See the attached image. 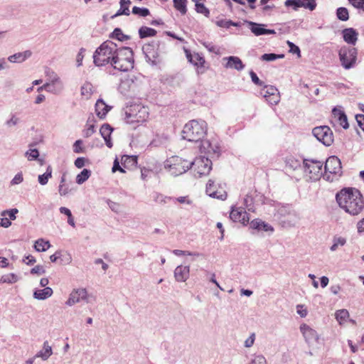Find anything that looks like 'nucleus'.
I'll use <instances>...</instances> for the list:
<instances>
[{
    "instance_id": "nucleus-1",
    "label": "nucleus",
    "mask_w": 364,
    "mask_h": 364,
    "mask_svg": "<svg viewBox=\"0 0 364 364\" xmlns=\"http://www.w3.org/2000/svg\"><path fill=\"white\" fill-rule=\"evenodd\" d=\"M341 208L350 215H358L364 209V200L360 191L355 188H345L336 196Z\"/></svg>"
},
{
    "instance_id": "nucleus-2",
    "label": "nucleus",
    "mask_w": 364,
    "mask_h": 364,
    "mask_svg": "<svg viewBox=\"0 0 364 364\" xmlns=\"http://www.w3.org/2000/svg\"><path fill=\"white\" fill-rule=\"evenodd\" d=\"M207 132V124L203 120H191L183 127L182 136L189 141H201Z\"/></svg>"
},
{
    "instance_id": "nucleus-3",
    "label": "nucleus",
    "mask_w": 364,
    "mask_h": 364,
    "mask_svg": "<svg viewBox=\"0 0 364 364\" xmlns=\"http://www.w3.org/2000/svg\"><path fill=\"white\" fill-rule=\"evenodd\" d=\"M117 44L111 41H105L96 49L93 55L94 63L97 66H102L110 63L117 51Z\"/></svg>"
},
{
    "instance_id": "nucleus-4",
    "label": "nucleus",
    "mask_w": 364,
    "mask_h": 364,
    "mask_svg": "<svg viewBox=\"0 0 364 364\" xmlns=\"http://www.w3.org/2000/svg\"><path fill=\"white\" fill-rule=\"evenodd\" d=\"M112 67L119 71L127 72L134 66L133 52L130 48H118L112 62Z\"/></svg>"
},
{
    "instance_id": "nucleus-5",
    "label": "nucleus",
    "mask_w": 364,
    "mask_h": 364,
    "mask_svg": "<svg viewBox=\"0 0 364 364\" xmlns=\"http://www.w3.org/2000/svg\"><path fill=\"white\" fill-rule=\"evenodd\" d=\"M149 109L140 105H134L124 111V121L134 126L144 122L149 117Z\"/></svg>"
},
{
    "instance_id": "nucleus-6",
    "label": "nucleus",
    "mask_w": 364,
    "mask_h": 364,
    "mask_svg": "<svg viewBox=\"0 0 364 364\" xmlns=\"http://www.w3.org/2000/svg\"><path fill=\"white\" fill-rule=\"evenodd\" d=\"M342 174V166L340 159L336 156L328 157L325 163L323 178L333 182L338 179Z\"/></svg>"
},
{
    "instance_id": "nucleus-7",
    "label": "nucleus",
    "mask_w": 364,
    "mask_h": 364,
    "mask_svg": "<svg viewBox=\"0 0 364 364\" xmlns=\"http://www.w3.org/2000/svg\"><path fill=\"white\" fill-rule=\"evenodd\" d=\"M164 166L173 176H180L191 168V161L178 156H173L165 161Z\"/></svg>"
},
{
    "instance_id": "nucleus-8",
    "label": "nucleus",
    "mask_w": 364,
    "mask_h": 364,
    "mask_svg": "<svg viewBox=\"0 0 364 364\" xmlns=\"http://www.w3.org/2000/svg\"><path fill=\"white\" fill-rule=\"evenodd\" d=\"M303 166L304 173L309 175V178L313 181H317L323 176L322 171L323 162L311 159H305L303 160Z\"/></svg>"
},
{
    "instance_id": "nucleus-9",
    "label": "nucleus",
    "mask_w": 364,
    "mask_h": 364,
    "mask_svg": "<svg viewBox=\"0 0 364 364\" xmlns=\"http://www.w3.org/2000/svg\"><path fill=\"white\" fill-rule=\"evenodd\" d=\"M191 168H193L195 176L198 177L207 175L212 169V161L205 156H199L191 161Z\"/></svg>"
},
{
    "instance_id": "nucleus-10",
    "label": "nucleus",
    "mask_w": 364,
    "mask_h": 364,
    "mask_svg": "<svg viewBox=\"0 0 364 364\" xmlns=\"http://www.w3.org/2000/svg\"><path fill=\"white\" fill-rule=\"evenodd\" d=\"M339 59L345 69H350L355 64L357 50L355 48L343 47L339 50Z\"/></svg>"
},
{
    "instance_id": "nucleus-11",
    "label": "nucleus",
    "mask_w": 364,
    "mask_h": 364,
    "mask_svg": "<svg viewBox=\"0 0 364 364\" xmlns=\"http://www.w3.org/2000/svg\"><path fill=\"white\" fill-rule=\"evenodd\" d=\"M313 135L316 139L326 146H331L333 142V134L328 126H319L312 129Z\"/></svg>"
},
{
    "instance_id": "nucleus-12",
    "label": "nucleus",
    "mask_w": 364,
    "mask_h": 364,
    "mask_svg": "<svg viewBox=\"0 0 364 364\" xmlns=\"http://www.w3.org/2000/svg\"><path fill=\"white\" fill-rule=\"evenodd\" d=\"M63 88L64 85L59 75L53 71L47 70V92L58 95Z\"/></svg>"
},
{
    "instance_id": "nucleus-13",
    "label": "nucleus",
    "mask_w": 364,
    "mask_h": 364,
    "mask_svg": "<svg viewBox=\"0 0 364 364\" xmlns=\"http://www.w3.org/2000/svg\"><path fill=\"white\" fill-rule=\"evenodd\" d=\"M260 94L272 105H276L280 100L279 92L274 86H264Z\"/></svg>"
},
{
    "instance_id": "nucleus-14",
    "label": "nucleus",
    "mask_w": 364,
    "mask_h": 364,
    "mask_svg": "<svg viewBox=\"0 0 364 364\" xmlns=\"http://www.w3.org/2000/svg\"><path fill=\"white\" fill-rule=\"evenodd\" d=\"M284 6L291 7L294 11L301 7L314 11L316 7V3L314 0H286Z\"/></svg>"
},
{
    "instance_id": "nucleus-15",
    "label": "nucleus",
    "mask_w": 364,
    "mask_h": 364,
    "mask_svg": "<svg viewBox=\"0 0 364 364\" xmlns=\"http://www.w3.org/2000/svg\"><path fill=\"white\" fill-rule=\"evenodd\" d=\"M200 149L202 152L209 155H215L217 157L220 154V146L217 141L201 140Z\"/></svg>"
},
{
    "instance_id": "nucleus-16",
    "label": "nucleus",
    "mask_w": 364,
    "mask_h": 364,
    "mask_svg": "<svg viewBox=\"0 0 364 364\" xmlns=\"http://www.w3.org/2000/svg\"><path fill=\"white\" fill-rule=\"evenodd\" d=\"M230 218L234 222L239 221L243 225H246L250 220L248 213L245 211V208L241 207H232L230 214Z\"/></svg>"
},
{
    "instance_id": "nucleus-17",
    "label": "nucleus",
    "mask_w": 364,
    "mask_h": 364,
    "mask_svg": "<svg viewBox=\"0 0 364 364\" xmlns=\"http://www.w3.org/2000/svg\"><path fill=\"white\" fill-rule=\"evenodd\" d=\"M300 331L304 337L305 341L308 343H311L313 342H318V334L317 332L311 328L307 324L303 323L300 326Z\"/></svg>"
},
{
    "instance_id": "nucleus-18",
    "label": "nucleus",
    "mask_w": 364,
    "mask_h": 364,
    "mask_svg": "<svg viewBox=\"0 0 364 364\" xmlns=\"http://www.w3.org/2000/svg\"><path fill=\"white\" fill-rule=\"evenodd\" d=\"M87 292L85 289H74L70 294L68 300L66 301V304L68 306H73V304L80 302L81 300H85L87 299Z\"/></svg>"
},
{
    "instance_id": "nucleus-19",
    "label": "nucleus",
    "mask_w": 364,
    "mask_h": 364,
    "mask_svg": "<svg viewBox=\"0 0 364 364\" xmlns=\"http://www.w3.org/2000/svg\"><path fill=\"white\" fill-rule=\"evenodd\" d=\"M247 23L249 25V28L250 29V31L257 36L276 33V31L273 29L264 28V24L252 21H248Z\"/></svg>"
},
{
    "instance_id": "nucleus-20",
    "label": "nucleus",
    "mask_w": 364,
    "mask_h": 364,
    "mask_svg": "<svg viewBox=\"0 0 364 364\" xmlns=\"http://www.w3.org/2000/svg\"><path fill=\"white\" fill-rule=\"evenodd\" d=\"M205 192L209 196L214 198L220 199L222 200H225L228 196L227 193L224 191H218L217 190H215L214 181L212 180H209L208 182L207 183Z\"/></svg>"
},
{
    "instance_id": "nucleus-21",
    "label": "nucleus",
    "mask_w": 364,
    "mask_h": 364,
    "mask_svg": "<svg viewBox=\"0 0 364 364\" xmlns=\"http://www.w3.org/2000/svg\"><path fill=\"white\" fill-rule=\"evenodd\" d=\"M190 274L189 266H178L174 270V277L178 282H186Z\"/></svg>"
},
{
    "instance_id": "nucleus-22",
    "label": "nucleus",
    "mask_w": 364,
    "mask_h": 364,
    "mask_svg": "<svg viewBox=\"0 0 364 364\" xmlns=\"http://www.w3.org/2000/svg\"><path fill=\"white\" fill-rule=\"evenodd\" d=\"M223 60H227V63L225 65L226 68H232L235 69L237 71H240L245 68V65L240 58L237 56L224 58Z\"/></svg>"
},
{
    "instance_id": "nucleus-23",
    "label": "nucleus",
    "mask_w": 364,
    "mask_h": 364,
    "mask_svg": "<svg viewBox=\"0 0 364 364\" xmlns=\"http://www.w3.org/2000/svg\"><path fill=\"white\" fill-rule=\"evenodd\" d=\"M250 228L257 231H264V232H271L274 231V228L272 226L269 225L268 223L262 221L260 219H255L251 221L250 224Z\"/></svg>"
},
{
    "instance_id": "nucleus-24",
    "label": "nucleus",
    "mask_w": 364,
    "mask_h": 364,
    "mask_svg": "<svg viewBox=\"0 0 364 364\" xmlns=\"http://www.w3.org/2000/svg\"><path fill=\"white\" fill-rule=\"evenodd\" d=\"M95 108L97 116L100 119H104L112 107L107 105L102 99H98Z\"/></svg>"
},
{
    "instance_id": "nucleus-25",
    "label": "nucleus",
    "mask_w": 364,
    "mask_h": 364,
    "mask_svg": "<svg viewBox=\"0 0 364 364\" xmlns=\"http://www.w3.org/2000/svg\"><path fill=\"white\" fill-rule=\"evenodd\" d=\"M342 33L343 38L347 43L353 46L355 45L358 36V33L355 29L353 28H345L343 30Z\"/></svg>"
},
{
    "instance_id": "nucleus-26",
    "label": "nucleus",
    "mask_w": 364,
    "mask_h": 364,
    "mask_svg": "<svg viewBox=\"0 0 364 364\" xmlns=\"http://www.w3.org/2000/svg\"><path fill=\"white\" fill-rule=\"evenodd\" d=\"M112 132L113 129L108 124H104L100 129V134L104 139L107 146L109 148H112L113 146L111 141V134Z\"/></svg>"
},
{
    "instance_id": "nucleus-27",
    "label": "nucleus",
    "mask_w": 364,
    "mask_h": 364,
    "mask_svg": "<svg viewBox=\"0 0 364 364\" xmlns=\"http://www.w3.org/2000/svg\"><path fill=\"white\" fill-rule=\"evenodd\" d=\"M51 262H55L58 264H68L71 257L68 254H63L61 251H57L55 254L50 256Z\"/></svg>"
},
{
    "instance_id": "nucleus-28",
    "label": "nucleus",
    "mask_w": 364,
    "mask_h": 364,
    "mask_svg": "<svg viewBox=\"0 0 364 364\" xmlns=\"http://www.w3.org/2000/svg\"><path fill=\"white\" fill-rule=\"evenodd\" d=\"M186 58L189 62L196 66L203 67L205 63V59L198 53L191 54L190 51L186 50Z\"/></svg>"
},
{
    "instance_id": "nucleus-29",
    "label": "nucleus",
    "mask_w": 364,
    "mask_h": 364,
    "mask_svg": "<svg viewBox=\"0 0 364 364\" xmlns=\"http://www.w3.org/2000/svg\"><path fill=\"white\" fill-rule=\"evenodd\" d=\"M120 8L117 13L112 16V18L117 16L125 15L129 16L130 14L129 5L131 4L130 0H120L119 1Z\"/></svg>"
},
{
    "instance_id": "nucleus-30",
    "label": "nucleus",
    "mask_w": 364,
    "mask_h": 364,
    "mask_svg": "<svg viewBox=\"0 0 364 364\" xmlns=\"http://www.w3.org/2000/svg\"><path fill=\"white\" fill-rule=\"evenodd\" d=\"M31 55V52L30 50H26L24 52L17 53L12 55H10L8 60L11 63H22L28 58H30Z\"/></svg>"
},
{
    "instance_id": "nucleus-31",
    "label": "nucleus",
    "mask_w": 364,
    "mask_h": 364,
    "mask_svg": "<svg viewBox=\"0 0 364 364\" xmlns=\"http://www.w3.org/2000/svg\"><path fill=\"white\" fill-rule=\"evenodd\" d=\"M332 112L335 117H338V122L343 129H346L349 127L347 116L344 112L335 107L333 109Z\"/></svg>"
},
{
    "instance_id": "nucleus-32",
    "label": "nucleus",
    "mask_w": 364,
    "mask_h": 364,
    "mask_svg": "<svg viewBox=\"0 0 364 364\" xmlns=\"http://www.w3.org/2000/svg\"><path fill=\"white\" fill-rule=\"evenodd\" d=\"M156 33L157 32L155 29L147 26H141L139 29V36L140 38L154 36H156Z\"/></svg>"
},
{
    "instance_id": "nucleus-33",
    "label": "nucleus",
    "mask_w": 364,
    "mask_h": 364,
    "mask_svg": "<svg viewBox=\"0 0 364 364\" xmlns=\"http://www.w3.org/2000/svg\"><path fill=\"white\" fill-rule=\"evenodd\" d=\"M93 92V86L90 82H85L80 88L81 95L89 99Z\"/></svg>"
},
{
    "instance_id": "nucleus-34",
    "label": "nucleus",
    "mask_w": 364,
    "mask_h": 364,
    "mask_svg": "<svg viewBox=\"0 0 364 364\" xmlns=\"http://www.w3.org/2000/svg\"><path fill=\"white\" fill-rule=\"evenodd\" d=\"M174 8L182 15L187 12V0H173Z\"/></svg>"
},
{
    "instance_id": "nucleus-35",
    "label": "nucleus",
    "mask_w": 364,
    "mask_h": 364,
    "mask_svg": "<svg viewBox=\"0 0 364 364\" xmlns=\"http://www.w3.org/2000/svg\"><path fill=\"white\" fill-rule=\"evenodd\" d=\"M286 167L291 170H296L301 167V162L298 159L290 156L285 160Z\"/></svg>"
},
{
    "instance_id": "nucleus-36",
    "label": "nucleus",
    "mask_w": 364,
    "mask_h": 364,
    "mask_svg": "<svg viewBox=\"0 0 364 364\" xmlns=\"http://www.w3.org/2000/svg\"><path fill=\"white\" fill-rule=\"evenodd\" d=\"M91 176V171L87 168H84L79 174L76 176V183L79 185L85 183Z\"/></svg>"
},
{
    "instance_id": "nucleus-37",
    "label": "nucleus",
    "mask_w": 364,
    "mask_h": 364,
    "mask_svg": "<svg viewBox=\"0 0 364 364\" xmlns=\"http://www.w3.org/2000/svg\"><path fill=\"white\" fill-rule=\"evenodd\" d=\"M152 197L154 200L159 204H166L173 200L172 197L166 196L157 192L154 193Z\"/></svg>"
},
{
    "instance_id": "nucleus-38",
    "label": "nucleus",
    "mask_w": 364,
    "mask_h": 364,
    "mask_svg": "<svg viewBox=\"0 0 364 364\" xmlns=\"http://www.w3.org/2000/svg\"><path fill=\"white\" fill-rule=\"evenodd\" d=\"M216 25L218 27L229 28L230 26L237 27L240 26V23L234 22L231 20L220 19L215 21Z\"/></svg>"
},
{
    "instance_id": "nucleus-39",
    "label": "nucleus",
    "mask_w": 364,
    "mask_h": 364,
    "mask_svg": "<svg viewBox=\"0 0 364 364\" xmlns=\"http://www.w3.org/2000/svg\"><path fill=\"white\" fill-rule=\"evenodd\" d=\"M337 18L342 21H346L349 19L348 10L346 7H339L336 10Z\"/></svg>"
},
{
    "instance_id": "nucleus-40",
    "label": "nucleus",
    "mask_w": 364,
    "mask_h": 364,
    "mask_svg": "<svg viewBox=\"0 0 364 364\" xmlns=\"http://www.w3.org/2000/svg\"><path fill=\"white\" fill-rule=\"evenodd\" d=\"M60 213H62V214H64L67 216L68 218V223L71 225L72 227L75 228V220H74V218L72 215V213L70 211V209H68V208H65V207H60Z\"/></svg>"
},
{
    "instance_id": "nucleus-41",
    "label": "nucleus",
    "mask_w": 364,
    "mask_h": 364,
    "mask_svg": "<svg viewBox=\"0 0 364 364\" xmlns=\"http://www.w3.org/2000/svg\"><path fill=\"white\" fill-rule=\"evenodd\" d=\"M346 243V240L342 237H334L333 239V245L331 246L330 250L332 252L336 251L339 246H343Z\"/></svg>"
},
{
    "instance_id": "nucleus-42",
    "label": "nucleus",
    "mask_w": 364,
    "mask_h": 364,
    "mask_svg": "<svg viewBox=\"0 0 364 364\" xmlns=\"http://www.w3.org/2000/svg\"><path fill=\"white\" fill-rule=\"evenodd\" d=\"M349 317V313L346 309L338 310L336 312V318L340 324L344 323Z\"/></svg>"
},
{
    "instance_id": "nucleus-43",
    "label": "nucleus",
    "mask_w": 364,
    "mask_h": 364,
    "mask_svg": "<svg viewBox=\"0 0 364 364\" xmlns=\"http://www.w3.org/2000/svg\"><path fill=\"white\" fill-rule=\"evenodd\" d=\"M17 281L18 277L13 273L3 275L0 279V282L1 283L12 284L16 282Z\"/></svg>"
},
{
    "instance_id": "nucleus-44",
    "label": "nucleus",
    "mask_w": 364,
    "mask_h": 364,
    "mask_svg": "<svg viewBox=\"0 0 364 364\" xmlns=\"http://www.w3.org/2000/svg\"><path fill=\"white\" fill-rule=\"evenodd\" d=\"M132 14L138 15L141 17H146L150 14V11L147 8H140L138 6H134L132 8Z\"/></svg>"
},
{
    "instance_id": "nucleus-45",
    "label": "nucleus",
    "mask_w": 364,
    "mask_h": 364,
    "mask_svg": "<svg viewBox=\"0 0 364 364\" xmlns=\"http://www.w3.org/2000/svg\"><path fill=\"white\" fill-rule=\"evenodd\" d=\"M284 58V55H278L275 53H264L261 56V59L264 61H274L279 58Z\"/></svg>"
},
{
    "instance_id": "nucleus-46",
    "label": "nucleus",
    "mask_w": 364,
    "mask_h": 364,
    "mask_svg": "<svg viewBox=\"0 0 364 364\" xmlns=\"http://www.w3.org/2000/svg\"><path fill=\"white\" fill-rule=\"evenodd\" d=\"M196 11L197 13L202 14L205 16H208L210 14V11L203 3H196Z\"/></svg>"
},
{
    "instance_id": "nucleus-47",
    "label": "nucleus",
    "mask_w": 364,
    "mask_h": 364,
    "mask_svg": "<svg viewBox=\"0 0 364 364\" xmlns=\"http://www.w3.org/2000/svg\"><path fill=\"white\" fill-rule=\"evenodd\" d=\"M111 37L113 38H116L120 41H123L125 39L128 38V36L123 34L122 30L119 28H116L113 32L112 33Z\"/></svg>"
},
{
    "instance_id": "nucleus-48",
    "label": "nucleus",
    "mask_w": 364,
    "mask_h": 364,
    "mask_svg": "<svg viewBox=\"0 0 364 364\" xmlns=\"http://www.w3.org/2000/svg\"><path fill=\"white\" fill-rule=\"evenodd\" d=\"M147 60L151 62L152 65L157 64V58H159L158 51L154 50V51H149L146 55Z\"/></svg>"
},
{
    "instance_id": "nucleus-49",
    "label": "nucleus",
    "mask_w": 364,
    "mask_h": 364,
    "mask_svg": "<svg viewBox=\"0 0 364 364\" xmlns=\"http://www.w3.org/2000/svg\"><path fill=\"white\" fill-rule=\"evenodd\" d=\"M34 248L37 252L46 251V241L41 238L36 241Z\"/></svg>"
},
{
    "instance_id": "nucleus-50",
    "label": "nucleus",
    "mask_w": 364,
    "mask_h": 364,
    "mask_svg": "<svg viewBox=\"0 0 364 364\" xmlns=\"http://www.w3.org/2000/svg\"><path fill=\"white\" fill-rule=\"evenodd\" d=\"M287 45L289 46L290 53L296 54L299 58L301 57V50L299 46L289 41H287Z\"/></svg>"
},
{
    "instance_id": "nucleus-51",
    "label": "nucleus",
    "mask_w": 364,
    "mask_h": 364,
    "mask_svg": "<svg viewBox=\"0 0 364 364\" xmlns=\"http://www.w3.org/2000/svg\"><path fill=\"white\" fill-rule=\"evenodd\" d=\"M202 44L208 50L210 53H213L215 54L219 53L220 48L215 46H214L212 43L210 42H202Z\"/></svg>"
},
{
    "instance_id": "nucleus-52",
    "label": "nucleus",
    "mask_w": 364,
    "mask_h": 364,
    "mask_svg": "<svg viewBox=\"0 0 364 364\" xmlns=\"http://www.w3.org/2000/svg\"><path fill=\"white\" fill-rule=\"evenodd\" d=\"M249 364H267V360L262 355H255Z\"/></svg>"
},
{
    "instance_id": "nucleus-53",
    "label": "nucleus",
    "mask_w": 364,
    "mask_h": 364,
    "mask_svg": "<svg viewBox=\"0 0 364 364\" xmlns=\"http://www.w3.org/2000/svg\"><path fill=\"white\" fill-rule=\"evenodd\" d=\"M173 253L176 256L191 255V256L199 257L200 255V254L198 252H188V251L181 250H173Z\"/></svg>"
},
{
    "instance_id": "nucleus-54",
    "label": "nucleus",
    "mask_w": 364,
    "mask_h": 364,
    "mask_svg": "<svg viewBox=\"0 0 364 364\" xmlns=\"http://www.w3.org/2000/svg\"><path fill=\"white\" fill-rule=\"evenodd\" d=\"M26 156L28 157L29 161H32L38 159L39 153L38 151L36 149H30L26 152Z\"/></svg>"
},
{
    "instance_id": "nucleus-55",
    "label": "nucleus",
    "mask_w": 364,
    "mask_h": 364,
    "mask_svg": "<svg viewBox=\"0 0 364 364\" xmlns=\"http://www.w3.org/2000/svg\"><path fill=\"white\" fill-rule=\"evenodd\" d=\"M82 146V141L81 139L75 141V142L73 144V151L77 154L82 153L84 151V149Z\"/></svg>"
},
{
    "instance_id": "nucleus-56",
    "label": "nucleus",
    "mask_w": 364,
    "mask_h": 364,
    "mask_svg": "<svg viewBox=\"0 0 364 364\" xmlns=\"http://www.w3.org/2000/svg\"><path fill=\"white\" fill-rule=\"evenodd\" d=\"M72 188H70L68 185L66 184H60L59 186V193L60 196H66L69 193L72 191Z\"/></svg>"
},
{
    "instance_id": "nucleus-57",
    "label": "nucleus",
    "mask_w": 364,
    "mask_h": 364,
    "mask_svg": "<svg viewBox=\"0 0 364 364\" xmlns=\"http://www.w3.org/2000/svg\"><path fill=\"white\" fill-rule=\"evenodd\" d=\"M348 1L355 8L364 11V0H348Z\"/></svg>"
},
{
    "instance_id": "nucleus-58",
    "label": "nucleus",
    "mask_w": 364,
    "mask_h": 364,
    "mask_svg": "<svg viewBox=\"0 0 364 364\" xmlns=\"http://www.w3.org/2000/svg\"><path fill=\"white\" fill-rule=\"evenodd\" d=\"M33 297L38 300L46 299V289L36 290L33 293Z\"/></svg>"
},
{
    "instance_id": "nucleus-59",
    "label": "nucleus",
    "mask_w": 364,
    "mask_h": 364,
    "mask_svg": "<svg viewBox=\"0 0 364 364\" xmlns=\"http://www.w3.org/2000/svg\"><path fill=\"white\" fill-rule=\"evenodd\" d=\"M255 333H252L250 336L245 341V346L246 348H250L253 346L255 341Z\"/></svg>"
},
{
    "instance_id": "nucleus-60",
    "label": "nucleus",
    "mask_w": 364,
    "mask_h": 364,
    "mask_svg": "<svg viewBox=\"0 0 364 364\" xmlns=\"http://www.w3.org/2000/svg\"><path fill=\"white\" fill-rule=\"evenodd\" d=\"M250 75L251 77L252 81L257 85L262 86L263 85V82L259 80V78L257 77V74L251 70L250 72Z\"/></svg>"
},
{
    "instance_id": "nucleus-61",
    "label": "nucleus",
    "mask_w": 364,
    "mask_h": 364,
    "mask_svg": "<svg viewBox=\"0 0 364 364\" xmlns=\"http://www.w3.org/2000/svg\"><path fill=\"white\" fill-rule=\"evenodd\" d=\"M18 213V210L16 208H13L11 210H5L2 213V215H8L11 220L16 219V214Z\"/></svg>"
},
{
    "instance_id": "nucleus-62",
    "label": "nucleus",
    "mask_w": 364,
    "mask_h": 364,
    "mask_svg": "<svg viewBox=\"0 0 364 364\" xmlns=\"http://www.w3.org/2000/svg\"><path fill=\"white\" fill-rule=\"evenodd\" d=\"M23 175L21 173H17L14 178L11 180V185H16V184H19L21 183L22 181H23Z\"/></svg>"
},
{
    "instance_id": "nucleus-63",
    "label": "nucleus",
    "mask_w": 364,
    "mask_h": 364,
    "mask_svg": "<svg viewBox=\"0 0 364 364\" xmlns=\"http://www.w3.org/2000/svg\"><path fill=\"white\" fill-rule=\"evenodd\" d=\"M74 164L77 168H81L85 165V159L84 157H78L75 159Z\"/></svg>"
},
{
    "instance_id": "nucleus-64",
    "label": "nucleus",
    "mask_w": 364,
    "mask_h": 364,
    "mask_svg": "<svg viewBox=\"0 0 364 364\" xmlns=\"http://www.w3.org/2000/svg\"><path fill=\"white\" fill-rule=\"evenodd\" d=\"M355 119H356V121H357L358 125L360 126V127L362 128L363 130L364 131V127H363V125L364 124V115L363 114H356Z\"/></svg>"
}]
</instances>
